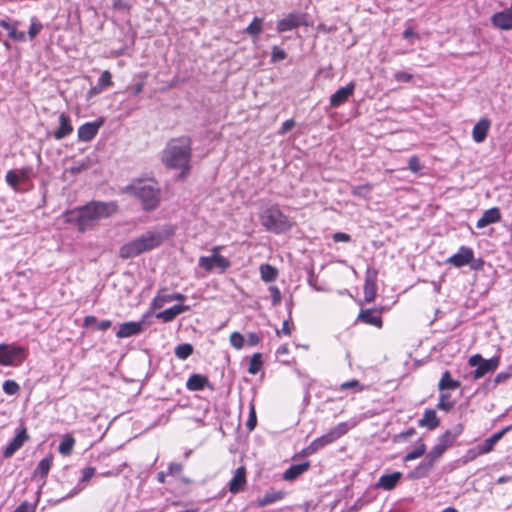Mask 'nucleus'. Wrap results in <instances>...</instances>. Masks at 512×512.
Returning <instances> with one entry per match:
<instances>
[{"instance_id":"nucleus-25","label":"nucleus","mask_w":512,"mask_h":512,"mask_svg":"<svg viewBox=\"0 0 512 512\" xmlns=\"http://www.w3.org/2000/svg\"><path fill=\"white\" fill-rule=\"evenodd\" d=\"M440 424V420L437 417L436 411L428 409L424 412L423 417L418 421L420 427H426L429 430H434Z\"/></svg>"},{"instance_id":"nucleus-6","label":"nucleus","mask_w":512,"mask_h":512,"mask_svg":"<svg viewBox=\"0 0 512 512\" xmlns=\"http://www.w3.org/2000/svg\"><path fill=\"white\" fill-rule=\"evenodd\" d=\"M220 250L221 246H214L210 256H201L198 262L199 267L206 272H211L214 268H217L220 273L225 272L231 266V262L220 255Z\"/></svg>"},{"instance_id":"nucleus-55","label":"nucleus","mask_w":512,"mask_h":512,"mask_svg":"<svg viewBox=\"0 0 512 512\" xmlns=\"http://www.w3.org/2000/svg\"><path fill=\"white\" fill-rule=\"evenodd\" d=\"M394 78L397 82H409L412 79V74L404 71H398L394 73Z\"/></svg>"},{"instance_id":"nucleus-35","label":"nucleus","mask_w":512,"mask_h":512,"mask_svg":"<svg viewBox=\"0 0 512 512\" xmlns=\"http://www.w3.org/2000/svg\"><path fill=\"white\" fill-rule=\"evenodd\" d=\"M193 353V346L189 343H183L175 348V355L180 360H186Z\"/></svg>"},{"instance_id":"nucleus-39","label":"nucleus","mask_w":512,"mask_h":512,"mask_svg":"<svg viewBox=\"0 0 512 512\" xmlns=\"http://www.w3.org/2000/svg\"><path fill=\"white\" fill-rule=\"evenodd\" d=\"M334 442L330 435L328 433L322 435L321 437L316 438L311 443V449L312 451L317 452L319 449L323 448L324 446Z\"/></svg>"},{"instance_id":"nucleus-15","label":"nucleus","mask_w":512,"mask_h":512,"mask_svg":"<svg viewBox=\"0 0 512 512\" xmlns=\"http://www.w3.org/2000/svg\"><path fill=\"white\" fill-rule=\"evenodd\" d=\"M246 483V468L240 466L236 469L232 479L228 483L229 491L236 494L244 489Z\"/></svg>"},{"instance_id":"nucleus-3","label":"nucleus","mask_w":512,"mask_h":512,"mask_svg":"<svg viewBox=\"0 0 512 512\" xmlns=\"http://www.w3.org/2000/svg\"><path fill=\"white\" fill-rule=\"evenodd\" d=\"M125 192L138 198L146 211L157 208L160 200V189L157 183L151 179L134 180L125 188Z\"/></svg>"},{"instance_id":"nucleus-41","label":"nucleus","mask_w":512,"mask_h":512,"mask_svg":"<svg viewBox=\"0 0 512 512\" xmlns=\"http://www.w3.org/2000/svg\"><path fill=\"white\" fill-rule=\"evenodd\" d=\"M262 355L260 353H255L251 358H250V363H249V367H248V372L250 374H257L262 366Z\"/></svg>"},{"instance_id":"nucleus-60","label":"nucleus","mask_w":512,"mask_h":512,"mask_svg":"<svg viewBox=\"0 0 512 512\" xmlns=\"http://www.w3.org/2000/svg\"><path fill=\"white\" fill-rule=\"evenodd\" d=\"M333 240L335 242H349L351 240V237L349 234L337 232L333 235Z\"/></svg>"},{"instance_id":"nucleus-7","label":"nucleus","mask_w":512,"mask_h":512,"mask_svg":"<svg viewBox=\"0 0 512 512\" xmlns=\"http://www.w3.org/2000/svg\"><path fill=\"white\" fill-rule=\"evenodd\" d=\"M468 363L471 367H476L472 372V378L477 380L488 373L494 372L498 368L500 360L498 357H492L487 360L480 354H475L469 358Z\"/></svg>"},{"instance_id":"nucleus-36","label":"nucleus","mask_w":512,"mask_h":512,"mask_svg":"<svg viewBox=\"0 0 512 512\" xmlns=\"http://www.w3.org/2000/svg\"><path fill=\"white\" fill-rule=\"evenodd\" d=\"M350 427L348 426V423L341 422L338 425H336L334 428H332L328 434L332 438L333 441L339 439L343 435H345L349 431Z\"/></svg>"},{"instance_id":"nucleus-2","label":"nucleus","mask_w":512,"mask_h":512,"mask_svg":"<svg viewBox=\"0 0 512 512\" xmlns=\"http://www.w3.org/2000/svg\"><path fill=\"white\" fill-rule=\"evenodd\" d=\"M191 151L190 138L172 139L167 143L163 151L162 161L169 168L182 169L180 176L184 178L190 168Z\"/></svg>"},{"instance_id":"nucleus-11","label":"nucleus","mask_w":512,"mask_h":512,"mask_svg":"<svg viewBox=\"0 0 512 512\" xmlns=\"http://www.w3.org/2000/svg\"><path fill=\"white\" fill-rule=\"evenodd\" d=\"M474 259V252L470 247L461 246L457 253L450 256L446 263L450 264L456 268H461L465 265L470 264V262Z\"/></svg>"},{"instance_id":"nucleus-14","label":"nucleus","mask_w":512,"mask_h":512,"mask_svg":"<svg viewBox=\"0 0 512 512\" xmlns=\"http://www.w3.org/2000/svg\"><path fill=\"white\" fill-rule=\"evenodd\" d=\"M355 89V83L350 82L347 86L339 88L330 97V105L332 107H338L345 103L350 96L353 95Z\"/></svg>"},{"instance_id":"nucleus-43","label":"nucleus","mask_w":512,"mask_h":512,"mask_svg":"<svg viewBox=\"0 0 512 512\" xmlns=\"http://www.w3.org/2000/svg\"><path fill=\"white\" fill-rule=\"evenodd\" d=\"M372 190L370 184L357 185L352 187V194L358 197L366 198Z\"/></svg>"},{"instance_id":"nucleus-34","label":"nucleus","mask_w":512,"mask_h":512,"mask_svg":"<svg viewBox=\"0 0 512 512\" xmlns=\"http://www.w3.org/2000/svg\"><path fill=\"white\" fill-rule=\"evenodd\" d=\"M445 448L441 446L439 443H437L430 452L426 455V460L428 462H431V465L434 466V464L441 458L443 453L445 452Z\"/></svg>"},{"instance_id":"nucleus-28","label":"nucleus","mask_w":512,"mask_h":512,"mask_svg":"<svg viewBox=\"0 0 512 512\" xmlns=\"http://www.w3.org/2000/svg\"><path fill=\"white\" fill-rule=\"evenodd\" d=\"M460 387V382L452 379L450 371L446 370L443 372L441 379L438 383V389L444 390H455Z\"/></svg>"},{"instance_id":"nucleus-52","label":"nucleus","mask_w":512,"mask_h":512,"mask_svg":"<svg viewBox=\"0 0 512 512\" xmlns=\"http://www.w3.org/2000/svg\"><path fill=\"white\" fill-rule=\"evenodd\" d=\"M511 375L509 373L501 372L496 375V377L488 383V385H491V387H496L499 383H502L506 381Z\"/></svg>"},{"instance_id":"nucleus-46","label":"nucleus","mask_w":512,"mask_h":512,"mask_svg":"<svg viewBox=\"0 0 512 512\" xmlns=\"http://www.w3.org/2000/svg\"><path fill=\"white\" fill-rule=\"evenodd\" d=\"M264 19L255 17L252 22L244 29L243 32H261L263 29Z\"/></svg>"},{"instance_id":"nucleus-20","label":"nucleus","mask_w":512,"mask_h":512,"mask_svg":"<svg viewBox=\"0 0 512 512\" xmlns=\"http://www.w3.org/2000/svg\"><path fill=\"white\" fill-rule=\"evenodd\" d=\"M463 425L457 424L452 430H447L443 433L438 440V443L445 449L451 447L456 439L462 434Z\"/></svg>"},{"instance_id":"nucleus-27","label":"nucleus","mask_w":512,"mask_h":512,"mask_svg":"<svg viewBox=\"0 0 512 512\" xmlns=\"http://www.w3.org/2000/svg\"><path fill=\"white\" fill-rule=\"evenodd\" d=\"M310 467L309 462L291 465L283 474V479L286 481L295 480L298 476L306 472Z\"/></svg>"},{"instance_id":"nucleus-37","label":"nucleus","mask_w":512,"mask_h":512,"mask_svg":"<svg viewBox=\"0 0 512 512\" xmlns=\"http://www.w3.org/2000/svg\"><path fill=\"white\" fill-rule=\"evenodd\" d=\"M74 444L75 439L71 436H67L61 441L58 450L62 455L68 456L71 454Z\"/></svg>"},{"instance_id":"nucleus-30","label":"nucleus","mask_w":512,"mask_h":512,"mask_svg":"<svg viewBox=\"0 0 512 512\" xmlns=\"http://www.w3.org/2000/svg\"><path fill=\"white\" fill-rule=\"evenodd\" d=\"M433 466L431 465V462H428L426 459L421 462L417 467H415L409 474V479H420L426 477Z\"/></svg>"},{"instance_id":"nucleus-21","label":"nucleus","mask_w":512,"mask_h":512,"mask_svg":"<svg viewBox=\"0 0 512 512\" xmlns=\"http://www.w3.org/2000/svg\"><path fill=\"white\" fill-rule=\"evenodd\" d=\"M501 213L497 207L490 208L482 214L476 223L477 228H484L490 224L500 221Z\"/></svg>"},{"instance_id":"nucleus-1","label":"nucleus","mask_w":512,"mask_h":512,"mask_svg":"<svg viewBox=\"0 0 512 512\" xmlns=\"http://www.w3.org/2000/svg\"><path fill=\"white\" fill-rule=\"evenodd\" d=\"M114 203L93 201L82 207L67 211L64 214L65 222L75 224L80 232L92 229L99 220L111 216L116 212Z\"/></svg>"},{"instance_id":"nucleus-47","label":"nucleus","mask_w":512,"mask_h":512,"mask_svg":"<svg viewBox=\"0 0 512 512\" xmlns=\"http://www.w3.org/2000/svg\"><path fill=\"white\" fill-rule=\"evenodd\" d=\"M244 342H245V339H244L243 335L240 334L239 332H233L230 335V343L235 349H237V350L242 349L244 346Z\"/></svg>"},{"instance_id":"nucleus-42","label":"nucleus","mask_w":512,"mask_h":512,"mask_svg":"<svg viewBox=\"0 0 512 512\" xmlns=\"http://www.w3.org/2000/svg\"><path fill=\"white\" fill-rule=\"evenodd\" d=\"M450 395L448 393H444L443 391L441 392L440 394V397H439V402L437 404V408L439 410H443V411H450L453 406H454V402L452 401H449Z\"/></svg>"},{"instance_id":"nucleus-4","label":"nucleus","mask_w":512,"mask_h":512,"mask_svg":"<svg viewBox=\"0 0 512 512\" xmlns=\"http://www.w3.org/2000/svg\"><path fill=\"white\" fill-rule=\"evenodd\" d=\"M165 237L159 231H148L138 238L124 244L119 250L122 259L134 258L146 251L158 247Z\"/></svg>"},{"instance_id":"nucleus-12","label":"nucleus","mask_w":512,"mask_h":512,"mask_svg":"<svg viewBox=\"0 0 512 512\" xmlns=\"http://www.w3.org/2000/svg\"><path fill=\"white\" fill-rule=\"evenodd\" d=\"M29 439L26 428H21L18 430L16 436L8 443V445L3 450V457L8 459L12 457Z\"/></svg>"},{"instance_id":"nucleus-61","label":"nucleus","mask_w":512,"mask_h":512,"mask_svg":"<svg viewBox=\"0 0 512 512\" xmlns=\"http://www.w3.org/2000/svg\"><path fill=\"white\" fill-rule=\"evenodd\" d=\"M104 89L97 83V85L91 87L87 92V98L91 99L94 96L100 94Z\"/></svg>"},{"instance_id":"nucleus-58","label":"nucleus","mask_w":512,"mask_h":512,"mask_svg":"<svg viewBox=\"0 0 512 512\" xmlns=\"http://www.w3.org/2000/svg\"><path fill=\"white\" fill-rule=\"evenodd\" d=\"M255 425H256V414H255L254 406H252L251 410H250V416L246 423V426L248 427L249 430H253Z\"/></svg>"},{"instance_id":"nucleus-56","label":"nucleus","mask_w":512,"mask_h":512,"mask_svg":"<svg viewBox=\"0 0 512 512\" xmlns=\"http://www.w3.org/2000/svg\"><path fill=\"white\" fill-rule=\"evenodd\" d=\"M95 474L94 467H86L82 471L81 482H87Z\"/></svg>"},{"instance_id":"nucleus-53","label":"nucleus","mask_w":512,"mask_h":512,"mask_svg":"<svg viewBox=\"0 0 512 512\" xmlns=\"http://www.w3.org/2000/svg\"><path fill=\"white\" fill-rule=\"evenodd\" d=\"M16 172L20 181H26L30 178L32 169L30 167H23L16 170Z\"/></svg>"},{"instance_id":"nucleus-54","label":"nucleus","mask_w":512,"mask_h":512,"mask_svg":"<svg viewBox=\"0 0 512 512\" xmlns=\"http://www.w3.org/2000/svg\"><path fill=\"white\" fill-rule=\"evenodd\" d=\"M113 7L116 10L128 12L130 10V5L126 0H113Z\"/></svg>"},{"instance_id":"nucleus-22","label":"nucleus","mask_w":512,"mask_h":512,"mask_svg":"<svg viewBox=\"0 0 512 512\" xmlns=\"http://www.w3.org/2000/svg\"><path fill=\"white\" fill-rule=\"evenodd\" d=\"M490 124L491 123L489 119L482 118L474 125L472 136L475 142L481 143L486 139Z\"/></svg>"},{"instance_id":"nucleus-9","label":"nucleus","mask_w":512,"mask_h":512,"mask_svg":"<svg viewBox=\"0 0 512 512\" xmlns=\"http://www.w3.org/2000/svg\"><path fill=\"white\" fill-rule=\"evenodd\" d=\"M307 16L301 12H292L282 18L277 24L278 32H285L289 30L299 29L307 26Z\"/></svg>"},{"instance_id":"nucleus-10","label":"nucleus","mask_w":512,"mask_h":512,"mask_svg":"<svg viewBox=\"0 0 512 512\" xmlns=\"http://www.w3.org/2000/svg\"><path fill=\"white\" fill-rule=\"evenodd\" d=\"M510 429V427H506L492 436L484 440L483 443L478 444L475 449L469 450L468 455L469 459H474L478 455H483L491 452L495 446V444L506 434V432Z\"/></svg>"},{"instance_id":"nucleus-49","label":"nucleus","mask_w":512,"mask_h":512,"mask_svg":"<svg viewBox=\"0 0 512 512\" xmlns=\"http://www.w3.org/2000/svg\"><path fill=\"white\" fill-rule=\"evenodd\" d=\"M286 58V53L283 49L277 47V46H274L272 48V53H271V62L272 63H277L279 61H282Z\"/></svg>"},{"instance_id":"nucleus-51","label":"nucleus","mask_w":512,"mask_h":512,"mask_svg":"<svg viewBox=\"0 0 512 512\" xmlns=\"http://www.w3.org/2000/svg\"><path fill=\"white\" fill-rule=\"evenodd\" d=\"M269 291L271 293V297H272V304L273 306H277L280 304L281 302V292L280 290L278 289V287L276 286H270L269 287Z\"/></svg>"},{"instance_id":"nucleus-16","label":"nucleus","mask_w":512,"mask_h":512,"mask_svg":"<svg viewBox=\"0 0 512 512\" xmlns=\"http://www.w3.org/2000/svg\"><path fill=\"white\" fill-rule=\"evenodd\" d=\"M103 121L88 122L81 125L78 129V138L81 141H91L98 133L99 128L102 126Z\"/></svg>"},{"instance_id":"nucleus-29","label":"nucleus","mask_w":512,"mask_h":512,"mask_svg":"<svg viewBox=\"0 0 512 512\" xmlns=\"http://www.w3.org/2000/svg\"><path fill=\"white\" fill-rule=\"evenodd\" d=\"M209 381L206 376L200 374H193L189 377L187 381V388L191 391H199L204 389L206 385H208Z\"/></svg>"},{"instance_id":"nucleus-59","label":"nucleus","mask_w":512,"mask_h":512,"mask_svg":"<svg viewBox=\"0 0 512 512\" xmlns=\"http://www.w3.org/2000/svg\"><path fill=\"white\" fill-rule=\"evenodd\" d=\"M260 340L261 339L257 333L250 332L247 335V343L250 346H255V345L259 344Z\"/></svg>"},{"instance_id":"nucleus-19","label":"nucleus","mask_w":512,"mask_h":512,"mask_svg":"<svg viewBox=\"0 0 512 512\" xmlns=\"http://www.w3.org/2000/svg\"><path fill=\"white\" fill-rule=\"evenodd\" d=\"M185 299L186 296L181 293L167 294L164 291H160L153 299L152 306L156 309L162 308L165 304L170 303L172 301L183 302Z\"/></svg>"},{"instance_id":"nucleus-5","label":"nucleus","mask_w":512,"mask_h":512,"mask_svg":"<svg viewBox=\"0 0 512 512\" xmlns=\"http://www.w3.org/2000/svg\"><path fill=\"white\" fill-rule=\"evenodd\" d=\"M260 220L268 231L276 234L286 232L291 227L289 218L277 206L266 208L260 214Z\"/></svg>"},{"instance_id":"nucleus-62","label":"nucleus","mask_w":512,"mask_h":512,"mask_svg":"<svg viewBox=\"0 0 512 512\" xmlns=\"http://www.w3.org/2000/svg\"><path fill=\"white\" fill-rule=\"evenodd\" d=\"M13 512H34V507L28 502H23Z\"/></svg>"},{"instance_id":"nucleus-38","label":"nucleus","mask_w":512,"mask_h":512,"mask_svg":"<svg viewBox=\"0 0 512 512\" xmlns=\"http://www.w3.org/2000/svg\"><path fill=\"white\" fill-rule=\"evenodd\" d=\"M281 492H269L264 495L263 498L258 500V506L259 507H265L269 504H272L276 502L277 500H280L282 498Z\"/></svg>"},{"instance_id":"nucleus-13","label":"nucleus","mask_w":512,"mask_h":512,"mask_svg":"<svg viewBox=\"0 0 512 512\" xmlns=\"http://www.w3.org/2000/svg\"><path fill=\"white\" fill-rule=\"evenodd\" d=\"M377 271L375 269L368 268L365 275L364 283V298L365 301L370 303L374 301L377 293Z\"/></svg>"},{"instance_id":"nucleus-26","label":"nucleus","mask_w":512,"mask_h":512,"mask_svg":"<svg viewBox=\"0 0 512 512\" xmlns=\"http://www.w3.org/2000/svg\"><path fill=\"white\" fill-rule=\"evenodd\" d=\"M59 122H60V126L54 132V138L57 140H61V139L65 138L73 131V127H72V125L70 123V119L67 115L61 114L59 116Z\"/></svg>"},{"instance_id":"nucleus-48","label":"nucleus","mask_w":512,"mask_h":512,"mask_svg":"<svg viewBox=\"0 0 512 512\" xmlns=\"http://www.w3.org/2000/svg\"><path fill=\"white\" fill-rule=\"evenodd\" d=\"M340 390H348V389H353L355 391H363L364 390V386L356 379H353V380H350V381H347V382H343L340 387H339Z\"/></svg>"},{"instance_id":"nucleus-18","label":"nucleus","mask_w":512,"mask_h":512,"mask_svg":"<svg viewBox=\"0 0 512 512\" xmlns=\"http://www.w3.org/2000/svg\"><path fill=\"white\" fill-rule=\"evenodd\" d=\"M190 309L188 305L178 304L174 305L164 311L158 312L156 314V318L162 320L163 322H171L173 321L179 314L186 312Z\"/></svg>"},{"instance_id":"nucleus-63","label":"nucleus","mask_w":512,"mask_h":512,"mask_svg":"<svg viewBox=\"0 0 512 512\" xmlns=\"http://www.w3.org/2000/svg\"><path fill=\"white\" fill-rule=\"evenodd\" d=\"M409 168L413 172H417L420 169L419 160L416 157H411L409 159Z\"/></svg>"},{"instance_id":"nucleus-33","label":"nucleus","mask_w":512,"mask_h":512,"mask_svg":"<svg viewBox=\"0 0 512 512\" xmlns=\"http://www.w3.org/2000/svg\"><path fill=\"white\" fill-rule=\"evenodd\" d=\"M261 279L265 282H272L277 278L278 271L270 264H262L260 266Z\"/></svg>"},{"instance_id":"nucleus-32","label":"nucleus","mask_w":512,"mask_h":512,"mask_svg":"<svg viewBox=\"0 0 512 512\" xmlns=\"http://www.w3.org/2000/svg\"><path fill=\"white\" fill-rule=\"evenodd\" d=\"M92 165L93 161L89 157H85L79 161H74L72 166L68 168L67 171L75 175L90 169Z\"/></svg>"},{"instance_id":"nucleus-64","label":"nucleus","mask_w":512,"mask_h":512,"mask_svg":"<svg viewBox=\"0 0 512 512\" xmlns=\"http://www.w3.org/2000/svg\"><path fill=\"white\" fill-rule=\"evenodd\" d=\"M168 469L170 474H179L183 467L180 463H170Z\"/></svg>"},{"instance_id":"nucleus-24","label":"nucleus","mask_w":512,"mask_h":512,"mask_svg":"<svg viewBox=\"0 0 512 512\" xmlns=\"http://www.w3.org/2000/svg\"><path fill=\"white\" fill-rule=\"evenodd\" d=\"M357 319L363 323L373 325L377 328H381L383 325L380 315L376 314L372 309L361 310Z\"/></svg>"},{"instance_id":"nucleus-44","label":"nucleus","mask_w":512,"mask_h":512,"mask_svg":"<svg viewBox=\"0 0 512 512\" xmlns=\"http://www.w3.org/2000/svg\"><path fill=\"white\" fill-rule=\"evenodd\" d=\"M6 183L15 191L18 190L19 183L21 182L18 178L16 170H9L5 176Z\"/></svg>"},{"instance_id":"nucleus-50","label":"nucleus","mask_w":512,"mask_h":512,"mask_svg":"<svg viewBox=\"0 0 512 512\" xmlns=\"http://www.w3.org/2000/svg\"><path fill=\"white\" fill-rule=\"evenodd\" d=\"M98 84L101 85L103 89L113 84L111 73L108 70L102 72L98 79Z\"/></svg>"},{"instance_id":"nucleus-17","label":"nucleus","mask_w":512,"mask_h":512,"mask_svg":"<svg viewBox=\"0 0 512 512\" xmlns=\"http://www.w3.org/2000/svg\"><path fill=\"white\" fill-rule=\"evenodd\" d=\"M143 322H125L116 333L117 338H127L138 335L143 331Z\"/></svg>"},{"instance_id":"nucleus-23","label":"nucleus","mask_w":512,"mask_h":512,"mask_svg":"<svg viewBox=\"0 0 512 512\" xmlns=\"http://www.w3.org/2000/svg\"><path fill=\"white\" fill-rule=\"evenodd\" d=\"M401 477V472H393L391 474L382 475L378 480L377 487L390 491L396 487Z\"/></svg>"},{"instance_id":"nucleus-57","label":"nucleus","mask_w":512,"mask_h":512,"mask_svg":"<svg viewBox=\"0 0 512 512\" xmlns=\"http://www.w3.org/2000/svg\"><path fill=\"white\" fill-rule=\"evenodd\" d=\"M295 126V121L293 119L286 120L279 131L280 134H286Z\"/></svg>"},{"instance_id":"nucleus-45","label":"nucleus","mask_w":512,"mask_h":512,"mask_svg":"<svg viewBox=\"0 0 512 512\" xmlns=\"http://www.w3.org/2000/svg\"><path fill=\"white\" fill-rule=\"evenodd\" d=\"M3 391L7 395H15L19 392L20 386L14 380H6L2 385Z\"/></svg>"},{"instance_id":"nucleus-40","label":"nucleus","mask_w":512,"mask_h":512,"mask_svg":"<svg viewBox=\"0 0 512 512\" xmlns=\"http://www.w3.org/2000/svg\"><path fill=\"white\" fill-rule=\"evenodd\" d=\"M425 451H426V445L423 442H421V440H420L418 445L416 446V448L405 455L404 461L407 462V461L417 459V458L421 457L422 455H424Z\"/></svg>"},{"instance_id":"nucleus-8","label":"nucleus","mask_w":512,"mask_h":512,"mask_svg":"<svg viewBox=\"0 0 512 512\" xmlns=\"http://www.w3.org/2000/svg\"><path fill=\"white\" fill-rule=\"evenodd\" d=\"M26 358V351L22 347L0 344V364L3 366H18Z\"/></svg>"},{"instance_id":"nucleus-31","label":"nucleus","mask_w":512,"mask_h":512,"mask_svg":"<svg viewBox=\"0 0 512 512\" xmlns=\"http://www.w3.org/2000/svg\"><path fill=\"white\" fill-rule=\"evenodd\" d=\"M52 461H53L52 456H47V457L43 458L38 463V465L33 473V476L34 477L40 476L41 479H45L51 469Z\"/></svg>"}]
</instances>
